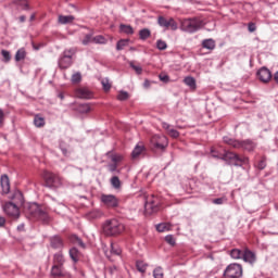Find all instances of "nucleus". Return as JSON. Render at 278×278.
<instances>
[{
    "label": "nucleus",
    "instance_id": "obj_15",
    "mask_svg": "<svg viewBox=\"0 0 278 278\" xmlns=\"http://www.w3.org/2000/svg\"><path fill=\"white\" fill-rule=\"evenodd\" d=\"M50 247L55 251H62L64 249V240L60 236H53L50 238Z\"/></svg>",
    "mask_w": 278,
    "mask_h": 278
},
{
    "label": "nucleus",
    "instance_id": "obj_40",
    "mask_svg": "<svg viewBox=\"0 0 278 278\" xmlns=\"http://www.w3.org/2000/svg\"><path fill=\"white\" fill-rule=\"evenodd\" d=\"M111 186H113V188L118 190V188H121V179L117 176H113L111 178Z\"/></svg>",
    "mask_w": 278,
    "mask_h": 278
},
{
    "label": "nucleus",
    "instance_id": "obj_54",
    "mask_svg": "<svg viewBox=\"0 0 278 278\" xmlns=\"http://www.w3.org/2000/svg\"><path fill=\"white\" fill-rule=\"evenodd\" d=\"M90 218H99V216H101V212L99 211H93L90 213Z\"/></svg>",
    "mask_w": 278,
    "mask_h": 278
},
{
    "label": "nucleus",
    "instance_id": "obj_8",
    "mask_svg": "<svg viewBox=\"0 0 278 278\" xmlns=\"http://www.w3.org/2000/svg\"><path fill=\"white\" fill-rule=\"evenodd\" d=\"M29 212L31 216H35V218H39V220H42L43 223H49V215L47 212L42 211L38 204L35 203L30 205Z\"/></svg>",
    "mask_w": 278,
    "mask_h": 278
},
{
    "label": "nucleus",
    "instance_id": "obj_56",
    "mask_svg": "<svg viewBox=\"0 0 278 278\" xmlns=\"http://www.w3.org/2000/svg\"><path fill=\"white\" fill-rule=\"evenodd\" d=\"M248 29H249V31L253 33V31H255L256 27H255V25L253 23H250L248 25Z\"/></svg>",
    "mask_w": 278,
    "mask_h": 278
},
{
    "label": "nucleus",
    "instance_id": "obj_63",
    "mask_svg": "<svg viewBox=\"0 0 278 278\" xmlns=\"http://www.w3.org/2000/svg\"><path fill=\"white\" fill-rule=\"evenodd\" d=\"M24 229H25V225L22 224V225L17 226L18 231H23Z\"/></svg>",
    "mask_w": 278,
    "mask_h": 278
},
{
    "label": "nucleus",
    "instance_id": "obj_64",
    "mask_svg": "<svg viewBox=\"0 0 278 278\" xmlns=\"http://www.w3.org/2000/svg\"><path fill=\"white\" fill-rule=\"evenodd\" d=\"M78 244H80V247H84V241H81V239H78Z\"/></svg>",
    "mask_w": 278,
    "mask_h": 278
},
{
    "label": "nucleus",
    "instance_id": "obj_11",
    "mask_svg": "<svg viewBox=\"0 0 278 278\" xmlns=\"http://www.w3.org/2000/svg\"><path fill=\"white\" fill-rule=\"evenodd\" d=\"M144 207L148 214H155V212L160 210V206H157V200L154 199L153 195L146 198Z\"/></svg>",
    "mask_w": 278,
    "mask_h": 278
},
{
    "label": "nucleus",
    "instance_id": "obj_45",
    "mask_svg": "<svg viewBox=\"0 0 278 278\" xmlns=\"http://www.w3.org/2000/svg\"><path fill=\"white\" fill-rule=\"evenodd\" d=\"M34 124L37 127H45V118L40 117V116H36L34 119Z\"/></svg>",
    "mask_w": 278,
    "mask_h": 278
},
{
    "label": "nucleus",
    "instance_id": "obj_31",
    "mask_svg": "<svg viewBox=\"0 0 278 278\" xmlns=\"http://www.w3.org/2000/svg\"><path fill=\"white\" fill-rule=\"evenodd\" d=\"M26 55H27V52L25 51V49L21 48L15 53V62H21V60H25Z\"/></svg>",
    "mask_w": 278,
    "mask_h": 278
},
{
    "label": "nucleus",
    "instance_id": "obj_9",
    "mask_svg": "<svg viewBox=\"0 0 278 278\" xmlns=\"http://www.w3.org/2000/svg\"><path fill=\"white\" fill-rule=\"evenodd\" d=\"M157 25L160 27H163V29H172V31H177V22H175V18L170 17L166 20L164 16L157 17Z\"/></svg>",
    "mask_w": 278,
    "mask_h": 278
},
{
    "label": "nucleus",
    "instance_id": "obj_37",
    "mask_svg": "<svg viewBox=\"0 0 278 278\" xmlns=\"http://www.w3.org/2000/svg\"><path fill=\"white\" fill-rule=\"evenodd\" d=\"M156 48L159 49V51H166V49L168 48V45H166V41L159 39L156 41Z\"/></svg>",
    "mask_w": 278,
    "mask_h": 278
},
{
    "label": "nucleus",
    "instance_id": "obj_48",
    "mask_svg": "<svg viewBox=\"0 0 278 278\" xmlns=\"http://www.w3.org/2000/svg\"><path fill=\"white\" fill-rule=\"evenodd\" d=\"M165 242H167V244H169L170 247H175L176 244L175 237H173V235H167L165 237Z\"/></svg>",
    "mask_w": 278,
    "mask_h": 278
},
{
    "label": "nucleus",
    "instance_id": "obj_61",
    "mask_svg": "<svg viewBox=\"0 0 278 278\" xmlns=\"http://www.w3.org/2000/svg\"><path fill=\"white\" fill-rule=\"evenodd\" d=\"M143 86L144 88H149V86H151V83L149 80H144Z\"/></svg>",
    "mask_w": 278,
    "mask_h": 278
},
{
    "label": "nucleus",
    "instance_id": "obj_62",
    "mask_svg": "<svg viewBox=\"0 0 278 278\" xmlns=\"http://www.w3.org/2000/svg\"><path fill=\"white\" fill-rule=\"evenodd\" d=\"M27 17H25V15L20 16V23H25Z\"/></svg>",
    "mask_w": 278,
    "mask_h": 278
},
{
    "label": "nucleus",
    "instance_id": "obj_55",
    "mask_svg": "<svg viewBox=\"0 0 278 278\" xmlns=\"http://www.w3.org/2000/svg\"><path fill=\"white\" fill-rule=\"evenodd\" d=\"M3 121H5V113L0 109V125H3Z\"/></svg>",
    "mask_w": 278,
    "mask_h": 278
},
{
    "label": "nucleus",
    "instance_id": "obj_41",
    "mask_svg": "<svg viewBox=\"0 0 278 278\" xmlns=\"http://www.w3.org/2000/svg\"><path fill=\"white\" fill-rule=\"evenodd\" d=\"M78 112H80V114H88V112H90V104H80L78 106Z\"/></svg>",
    "mask_w": 278,
    "mask_h": 278
},
{
    "label": "nucleus",
    "instance_id": "obj_50",
    "mask_svg": "<svg viewBox=\"0 0 278 278\" xmlns=\"http://www.w3.org/2000/svg\"><path fill=\"white\" fill-rule=\"evenodd\" d=\"M129 65L135 70L137 75H142V67L140 65H136L134 62H130Z\"/></svg>",
    "mask_w": 278,
    "mask_h": 278
},
{
    "label": "nucleus",
    "instance_id": "obj_27",
    "mask_svg": "<svg viewBox=\"0 0 278 278\" xmlns=\"http://www.w3.org/2000/svg\"><path fill=\"white\" fill-rule=\"evenodd\" d=\"M119 31H121L122 34H126L127 36H132V34H134V27H131V25L121 24V25H119Z\"/></svg>",
    "mask_w": 278,
    "mask_h": 278
},
{
    "label": "nucleus",
    "instance_id": "obj_18",
    "mask_svg": "<svg viewBox=\"0 0 278 278\" xmlns=\"http://www.w3.org/2000/svg\"><path fill=\"white\" fill-rule=\"evenodd\" d=\"M255 147V142L250 139L239 141V149H243L244 151H254Z\"/></svg>",
    "mask_w": 278,
    "mask_h": 278
},
{
    "label": "nucleus",
    "instance_id": "obj_57",
    "mask_svg": "<svg viewBox=\"0 0 278 278\" xmlns=\"http://www.w3.org/2000/svg\"><path fill=\"white\" fill-rule=\"evenodd\" d=\"M159 77H160V80L164 81V83L168 81V79H169L168 75H160Z\"/></svg>",
    "mask_w": 278,
    "mask_h": 278
},
{
    "label": "nucleus",
    "instance_id": "obj_58",
    "mask_svg": "<svg viewBox=\"0 0 278 278\" xmlns=\"http://www.w3.org/2000/svg\"><path fill=\"white\" fill-rule=\"evenodd\" d=\"M116 168H117L116 163L109 165V170L111 173H114V170H116Z\"/></svg>",
    "mask_w": 278,
    "mask_h": 278
},
{
    "label": "nucleus",
    "instance_id": "obj_25",
    "mask_svg": "<svg viewBox=\"0 0 278 278\" xmlns=\"http://www.w3.org/2000/svg\"><path fill=\"white\" fill-rule=\"evenodd\" d=\"M224 142L233 149H240V140L231 139L230 137H224Z\"/></svg>",
    "mask_w": 278,
    "mask_h": 278
},
{
    "label": "nucleus",
    "instance_id": "obj_43",
    "mask_svg": "<svg viewBox=\"0 0 278 278\" xmlns=\"http://www.w3.org/2000/svg\"><path fill=\"white\" fill-rule=\"evenodd\" d=\"M102 84V88L105 92L110 91V89L112 88V85L110 84V79L104 78L101 80Z\"/></svg>",
    "mask_w": 278,
    "mask_h": 278
},
{
    "label": "nucleus",
    "instance_id": "obj_47",
    "mask_svg": "<svg viewBox=\"0 0 278 278\" xmlns=\"http://www.w3.org/2000/svg\"><path fill=\"white\" fill-rule=\"evenodd\" d=\"M92 40H93L92 34H87L81 42L86 47L90 45V42H93Z\"/></svg>",
    "mask_w": 278,
    "mask_h": 278
},
{
    "label": "nucleus",
    "instance_id": "obj_24",
    "mask_svg": "<svg viewBox=\"0 0 278 278\" xmlns=\"http://www.w3.org/2000/svg\"><path fill=\"white\" fill-rule=\"evenodd\" d=\"M75 21V16L73 15H60L59 23L61 25H68V23H73Z\"/></svg>",
    "mask_w": 278,
    "mask_h": 278
},
{
    "label": "nucleus",
    "instance_id": "obj_20",
    "mask_svg": "<svg viewBox=\"0 0 278 278\" xmlns=\"http://www.w3.org/2000/svg\"><path fill=\"white\" fill-rule=\"evenodd\" d=\"M105 256L110 260V257H112V255H121V253H123V251L121 250V247L111 243V250L110 252L105 251Z\"/></svg>",
    "mask_w": 278,
    "mask_h": 278
},
{
    "label": "nucleus",
    "instance_id": "obj_12",
    "mask_svg": "<svg viewBox=\"0 0 278 278\" xmlns=\"http://www.w3.org/2000/svg\"><path fill=\"white\" fill-rule=\"evenodd\" d=\"M220 160H223L224 162H227L228 164H230L231 166H240V164L238 163V160H240V155L233 153V152H226L222 155V157H219Z\"/></svg>",
    "mask_w": 278,
    "mask_h": 278
},
{
    "label": "nucleus",
    "instance_id": "obj_34",
    "mask_svg": "<svg viewBox=\"0 0 278 278\" xmlns=\"http://www.w3.org/2000/svg\"><path fill=\"white\" fill-rule=\"evenodd\" d=\"M151 37V30L149 28H143L139 31V38L141 40H147V38Z\"/></svg>",
    "mask_w": 278,
    "mask_h": 278
},
{
    "label": "nucleus",
    "instance_id": "obj_22",
    "mask_svg": "<svg viewBox=\"0 0 278 278\" xmlns=\"http://www.w3.org/2000/svg\"><path fill=\"white\" fill-rule=\"evenodd\" d=\"M184 84H186L188 88H190V90H197V79H194V77L192 76L185 77Z\"/></svg>",
    "mask_w": 278,
    "mask_h": 278
},
{
    "label": "nucleus",
    "instance_id": "obj_44",
    "mask_svg": "<svg viewBox=\"0 0 278 278\" xmlns=\"http://www.w3.org/2000/svg\"><path fill=\"white\" fill-rule=\"evenodd\" d=\"M129 99V92L127 91H119L117 94V100L118 101H127Z\"/></svg>",
    "mask_w": 278,
    "mask_h": 278
},
{
    "label": "nucleus",
    "instance_id": "obj_2",
    "mask_svg": "<svg viewBox=\"0 0 278 278\" xmlns=\"http://www.w3.org/2000/svg\"><path fill=\"white\" fill-rule=\"evenodd\" d=\"M105 236H121L125 231V224L118 219H108L103 225Z\"/></svg>",
    "mask_w": 278,
    "mask_h": 278
},
{
    "label": "nucleus",
    "instance_id": "obj_6",
    "mask_svg": "<svg viewBox=\"0 0 278 278\" xmlns=\"http://www.w3.org/2000/svg\"><path fill=\"white\" fill-rule=\"evenodd\" d=\"M242 277V265L232 263L226 267L223 274V278H241Z\"/></svg>",
    "mask_w": 278,
    "mask_h": 278
},
{
    "label": "nucleus",
    "instance_id": "obj_29",
    "mask_svg": "<svg viewBox=\"0 0 278 278\" xmlns=\"http://www.w3.org/2000/svg\"><path fill=\"white\" fill-rule=\"evenodd\" d=\"M70 257L77 264V262H79V250H77V248L70 249Z\"/></svg>",
    "mask_w": 278,
    "mask_h": 278
},
{
    "label": "nucleus",
    "instance_id": "obj_13",
    "mask_svg": "<svg viewBox=\"0 0 278 278\" xmlns=\"http://www.w3.org/2000/svg\"><path fill=\"white\" fill-rule=\"evenodd\" d=\"M257 77H258L260 81H262L263 84H268V81H270V79H273V74L270 73V70H268L266 67H262L257 72Z\"/></svg>",
    "mask_w": 278,
    "mask_h": 278
},
{
    "label": "nucleus",
    "instance_id": "obj_14",
    "mask_svg": "<svg viewBox=\"0 0 278 278\" xmlns=\"http://www.w3.org/2000/svg\"><path fill=\"white\" fill-rule=\"evenodd\" d=\"M243 262H247L248 264H255L257 262V256L255 255V252L251 251L250 249L245 248L243 250Z\"/></svg>",
    "mask_w": 278,
    "mask_h": 278
},
{
    "label": "nucleus",
    "instance_id": "obj_60",
    "mask_svg": "<svg viewBox=\"0 0 278 278\" xmlns=\"http://www.w3.org/2000/svg\"><path fill=\"white\" fill-rule=\"evenodd\" d=\"M212 157H216L217 160H220L223 157V155L218 156V154H216V153H214V151H212Z\"/></svg>",
    "mask_w": 278,
    "mask_h": 278
},
{
    "label": "nucleus",
    "instance_id": "obj_23",
    "mask_svg": "<svg viewBox=\"0 0 278 278\" xmlns=\"http://www.w3.org/2000/svg\"><path fill=\"white\" fill-rule=\"evenodd\" d=\"M203 49H208V51H214L216 49V41L214 39H205L202 41Z\"/></svg>",
    "mask_w": 278,
    "mask_h": 278
},
{
    "label": "nucleus",
    "instance_id": "obj_28",
    "mask_svg": "<svg viewBox=\"0 0 278 278\" xmlns=\"http://www.w3.org/2000/svg\"><path fill=\"white\" fill-rule=\"evenodd\" d=\"M53 262L56 266H64V254H62V252L55 253L53 256Z\"/></svg>",
    "mask_w": 278,
    "mask_h": 278
},
{
    "label": "nucleus",
    "instance_id": "obj_4",
    "mask_svg": "<svg viewBox=\"0 0 278 278\" xmlns=\"http://www.w3.org/2000/svg\"><path fill=\"white\" fill-rule=\"evenodd\" d=\"M76 52L75 48L64 50L59 59L60 68H70L73 65V55Z\"/></svg>",
    "mask_w": 278,
    "mask_h": 278
},
{
    "label": "nucleus",
    "instance_id": "obj_42",
    "mask_svg": "<svg viewBox=\"0 0 278 278\" xmlns=\"http://www.w3.org/2000/svg\"><path fill=\"white\" fill-rule=\"evenodd\" d=\"M1 55H2L3 62L5 64H8V62H10V60H12V55L10 54V51H8V50H1Z\"/></svg>",
    "mask_w": 278,
    "mask_h": 278
},
{
    "label": "nucleus",
    "instance_id": "obj_38",
    "mask_svg": "<svg viewBox=\"0 0 278 278\" xmlns=\"http://www.w3.org/2000/svg\"><path fill=\"white\" fill-rule=\"evenodd\" d=\"M15 5H21L22 10H29V4L26 0H14Z\"/></svg>",
    "mask_w": 278,
    "mask_h": 278
},
{
    "label": "nucleus",
    "instance_id": "obj_36",
    "mask_svg": "<svg viewBox=\"0 0 278 278\" xmlns=\"http://www.w3.org/2000/svg\"><path fill=\"white\" fill-rule=\"evenodd\" d=\"M136 266H137V270L139 273H147V266L148 265L143 261H137Z\"/></svg>",
    "mask_w": 278,
    "mask_h": 278
},
{
    "label": "nucleus",
    "instance_id": "obj_32",
    "mask_svg": "<svg viewBox=\"0 0 278 278\" xmlns=\"http://www.w3.org/2000/svg\"><path fill=\"white\" fill-rule=\"evenodd\" d=\"M129 45V39H121L116 43V51H123Z\"/></svg>",
    "mask_w": 278,
    "mask_h": 278
},
{
    "label": "nucleus",
    "instance_id": "obj_53",
    "mask_svg": "<svg viewBox=\"0 0 278 278\" xmlns=\"http://www.w3.org/2000/svg\"><path fill=\"white\" fill-rule=\"evenodd\" d=\"M123 160L122 155H113L112 156V162H114V164L121 162Z\"/></svg>",
    "mask_w": 278,
    "mask_h": 278
},
{
    "label": "nucleus",
    "instance_id": "obj_26",
    "mask_svg": "<svg viewBox=\"0 0 278 278\" xmlns=\"http://www.w3.org/2000/svg\"><path fill=\"white\" fill-rule=\"evenodd\" d=\"M243 255H244V251L240 249H232L230 251V257H232V260H242Z\"/></svg>",
    "mask_w": 278,
    "mask_h": 278
},
{
    "label": "nucleus",
    "instance_id": "obj_49",
    "mask_svg": "<svg viewBox=\"0 0 278 278\" xmlns=\"http://www.w3.org/2000/svg\"><path fill=\"white\" fill-rule=\"evenodd\" d=\"M212 203H214V205H223V203H227V199L225 197L217 198V199H214Z\"/></svg>",
    "mask_w": 278,
    "mask_h": 278
},
{
    "label": "nucleus",
    "instance_id": "obj_7",
    "mask_svg": "<svg viewBox=\"0 0 278 278\" xmlns=\"http://www.w3.org/2000/svg\"><path fill=\"white\" fill-rule=\"evenodd\" d=\"M153 149L156 151H166L168 147V138L164 135H154L150 140Z\"/></svg>",
    "mask_w": 278,
    "mask_h": 278
},
{
    "label": "nucleus",
    "instance_id": "obj_39",
    "mask_svg": "<svg viewBox=\"0 0 278 278\" xmlns=\"http://www.w3.org/2000/svg\"><path fill=\"white\" fill-rule=\"evenodd\" d=\"M153 277L154 278H164V269L162 267H156L154 270H153Z\"/></svg>",
    "mask_w": 278,
    "mask_h": 278
},
{
    "label": "nucleus",
    "instance_id": "obj_35",
    "mask_svg": "<svg viewBox=\"0 0 278 278\" xmlns=\"http://www.w3.org/2000/svg\"><path fill=\"white\" fill-rule=\"evenodd\" d=\"M92 42L94 45H105L108 42V39H105V37H103L102 35H98L93 37Z\"/></svg>",
    "mask_w": 278,
    "mask_h": 278
},
{
    "label": "nucleus",
    "instance_id": "obj_21",
    "mask_svg": "<svg viewBox=\"0 0 278 278\" xmlns=\"http://www.w3.org/2000/svg\"><path fill=\"white\" fill-rule=\"evenodd\" d=\"M76 97H78V99H91L92 93L86 88H79L76 90Z\"/></svg>",
    "mask_w": 278,
    "mask_h": 278
},
{
    "label": "nucleus",
    "instance_id": "obj_33",
    "mask_svg": "<svg viewBox=\"0 0 278 278\" xmlns=\"http://www.w3.org/2000/svg\"><path fill=\"white\" fill-rule=\"evenodd\" d=\"M156 231H159L160 233L164 231H170V224L163 223L156 225Z\"/></svg>",
    "mask_w": 278,
    "mask_h": 278
},
{
    "label": "nucleus",
    "instance_id": "obj_10",
    "mask_svg": "<svg viewBox=\"0 0 278 278\" xmlns=\"http://www.w3.org/2000/svg\"><path fill=\"white\" fill-rule=\"evenodd\" d=\"M101 202L103 203V205H105V207H118V198H116V195L113 194H102L101 195Z\"/></svg>",
    "mask_w": 278,
    "mask_h": 278
},
{
    "label": "nucleus",
    "instance_id": "obj_5",
    "mask_svg": "<svg viewBox=\"0 0 278 278\" xmlns=\"http://www.w3.org/2000/svg\"><path fill=\"white\" fill-rule=\"evenodd\" d=\"M204 23L200 18H189L185 20L182 22V27L185 31H188V34H194L195 31H199L201 27H203Z\"/></svg>",
    "mask_w": 278,
    "mask_h": 278
},
{
    "label": "nucleus",
    "instance_id": "obj_30",
    "mask_svg": "<svg viewBox=\"0 0 278 278\" xmlns=\"http://www.w3.org/2000/svg\"><path fill=\"white\" fill-rule=\"evenodd\" d=\"M142 151H144V146L137 144L131 153L132 159L136 160V157L140 156L142 154Z\"/></svg>",
    "mask_w": 278,
    "mask_h": 278
},
{
    "label": "nucleus",
    "instance_id": "obj_51",
    "mask_svg": "<svg viewBox=\"0 0 278 278\" xmlns=\"http://www.w3.org/2000/svg\"><path fill=\"white\" fill-rule=\"evenodd\" d=\"M237 164H240L239 166H242V164H249V157L239 156V160H237Z\"/></svg>",
    "mask_w": 278,
    "mask_h": 278
},
{
    "label": "nucleus",
    "instance_id": "obj_17",
    "mask_svg": "<svg viewBox=\"0 0 278 278\" xmlns=\"http://www.w3.org/2000/svg\"><path fill=\"white\" fill-rule=\"evenodd\" d=\"M0 186L2 188V191H1L2 194H9L10 193V177H8V175H2L1 176Z\"/></svg>",
    "mask_w": 278,
    "mask_h": 278
},
{
    "label": "nucleus",
    "instance_id": "obj_3",
    "mask_svg": "<svg viewBox=\"0 0 278 278\" xmlns=\"http://www.w3.org/2000/svg\"><path fill=\"white\" fill-rule=\"evenodd\" d=\"M41 177L45 179L47 188H60L62 186V178L58 174L43 170Z\"/></svg>",
    "mask_w": 278,
    "mask_h": 278
},
{
    "label": "nucleus",
    "instance_id": "obj_19",
    "mask_svg": "<svg viewBox=\"0 0 278 278\" xmlns=\"http://www.w3.org/2000/svg\"><path fill=\"white\" fill-rule=\"evenodd\" d=\"M162 127H163V129H166V131H167L168 136H170V138H179V132L177 131V129L170 127V124L163 122Z\"/></svg>",
    "mask_w": 278,
    "mask_h": 278
},
{
    "label": "nucleus",
    "instance_id": "obj_59",
    "mask_svg": "<svg viewBox=\"0 0 278 278\" xmlns=\"http://www.w3.org/2000/svg\"><path fill=\"white\" fill-rule=\"evenodd\" d=\"M0 227H5V217L0 216Z\"/></svg>",
    "mask_w": 278,
    "mask_h": 278
},
{
    "label": "nucleus",
    "instance_id": "obj_46",
    "mask_svg": "<svg viewBox=\"0 0 278 278\" xmlns=\"http://www.w3.org/2000/svg\"><path fill=\"white\" fill-rule=\"evenodd\" d=\"M81 81V73L77 72L72 75V84H79Z\"/></svg>",
    "mask_w": 278,
    "mask_h": 278
},
{
    "label": "nucleus",
    "instance_id": "obj_1",
    "mask_svg": "<svg viewBox=\"0 0 278 278\" xmlns=\"http://www.w3.org/2000/svg\"><path fill=\"white\" fill-rule=\"evenodd\" d=\"M14 202H5L3 205V212L10 218H20L21 217V208L18 205H23L25 203V199L23 198V192L15 191L13 194Z\"/></svg>",
    "mask_w": 278,
    "mask_h": 278
},
{
    "label": "nucleus",
    "instance_id": "obj_52",
    "mask_svg": "<svg viewBox=\"0 0 278 278\" xmlns=\"http://www.w3.org/2000/svg\"><path fill=\"white\" fill-rule=\"evenodd\" d=\"M257 167H258L260 170H264V168H266V159L261 160L258 162Z\"/></svg>",
    "mask_w": 278,
    "mask_h": 278
},
{
    "label": "nucleus",
    "instance_id": "obj_16",
    "mask_svg": "<svg viewBox=\"0 0 278 278\" xmlns=\"http://www.w3.org/2000/svg\"><path fill=\"white\" fill-rule=\"evenodd\" d=\"M51 275L52 277H70L68 273L64 271L63 265H53Z\"/></svg>",
    "mask_w": 278,
    "mask_h": 278
}]
</instances>
